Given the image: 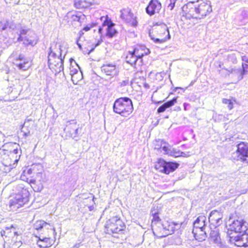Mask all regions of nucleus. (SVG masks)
I'll list each match as a JSON object with an SVG mask.
<instances>
[{"instance_id": "obj_1", "label": "nucleus", "mask_w": 248, "mask_h": 248, "mask_svg": "<svg viewBox=\"0 0 248 248\" xmlns=\"http://www.w3.org/2000/svg\"><path fill=\"white\" fill-rule=\"evenodd\" d=\"M182 9L186 18L188 19L203 18L212 11L211 2L203 0L189 1Z\"/></svg>"}, {"instance_id": "obj_2", "label": "nucleus", "mask_w": 248, "mask_h": 248, "mask_svg": "<svg viewBox=\"0 0 248 248\" xmlns=\"http://www.w3.org/2000/svg\"><path fill=\"white\" fill-rule=\"evenodd\" d=\"M9 38L15 42L21 41L26 46H34L38 41L37 36L34 31L24 29H18L15 35L10 36Z\"/></svg>"}, {"instance_id": "obj_3", "label": "nucleus", "mask_w": 248, "mask_h": 248, "mask_svg": "<svg viewBox=\"0 0 248 248\" xmlns=\"http://www.w3.org/2000/svg\"><path fill=\"white\" fill-rule=\"evenodd\" d=\"M114 112L122 116L127 117L133 110L131 100L128 97H121L116 99L113 105Z\"/></svg>"}, {"instance_id": "obj_4", "label": "nucleus", "mask_w": 248, "mask_h": 248, "mask_svg": "<svg viewBox=\"0 0 248 248\" xmlns=\"http://www.w3.org/2000/svg\"><path fill=\"white\" fill-rule=\"evenodd\" d=\"M14 149L8 151L4 149H0V161L6 167H11L13 162H17V154H19L18 150V144L16 143L12 144Z\"/></svg>"}, {"instance_id": "obj_5", "label": "nucleus", "mask_w": 248, "mask_h": 248, "mask_svg": "<svg viewBox=\"0 0 248 248\" xmlns=\"http://www.w3.org/2000/svg\"><path fill=\"white\" fill-rule=\"evenodd\" d=\"M21 189L13 199L10 200V207L11 210H15L22 206L29 201V192L27 189L23 187L22 185L18 186Z\"/></svg>"}, {"instance_id": "obj_6", "label": "nucleus", "mask_w": 248, "mask_h": 248, "mask_svg": "<svg viewBox=\"0 0 248 248\" xmlns=\"http://www.w3.org/2000/svg\"><path fill=\"white\" fill-rule=\"evenodd\" d=\"M205 221L206 217L205 216H200L196 219L193 223L194 229L192 232L195 238L199 241L205 240L207 237L205 231Z\"/></svg>"}, {"instance_id": "obj_7", "label": "nucleus", "mask_w": 248, "mask_h": 248, "mask_svg": "<svg viewBox=\"0 0 248 248\" xmlns=\"http://www.w3.org/2000/svg\"><path fill=\"white\" fill-rule=\"evenodd\" d=\"M105 18L101 27L98 29V32L100 37L106 36L108 38H112L117 33V31L114 28L115 24L112 22L110 19H108L107 17H101V20Z\"/></svg>"}, {"instance_id": "obj_8", "label": "nucleus", "mask_w": 248, "mask_h": 248, "mask_svg": "<svg viewBox=\"0 0 248 248\" xmlns=\"http://www.w3.org/2000/svg\"><path fill=\"white\" fill-rule=\"evenodd\" d=\"M124 225L122 220L118 217H113L107 221L106 229L107 233H119L124 231Z\"/></svg>"}, {"instance_id": "obj_9", "label": "nucleus", "mask_w": 248, "mask_h": 248, "mask_svg": "<svg viewBox=\"0 0 248 248\" xmlns=\"http://www.w3.org/2000/svg\"><path fill=\"white\" fill-rule=\"evenodd\" d=\"M64 19L68 20V22H70L73 26L77 28L86 22V16L81 12L71 11L67 13Z\"/></svg>"}, {"instance_id": "obj_10", "label": "nucleus", "mask_w": 248, "mask_h": 248, "mask_svg": "<svg viewBox=\"0 0 248 248\" xmlns=\"http://www.w3.org/2000/svg\"><path fill=\"white\" fill-rule=\"evenodd\" d=\"M232 157L236 160L248 163V144L244 142L238 144L236 152L233 153Z\"/></svg>"}, {"instance_id": "obj_11", "label": "nucleus", "mask_w": 248, "mask_h": 248, "mask_svg": "<svg viewBox=\"0 0 248 248\" xmlns=\"http://www.w3.org/2000/svg\"><path fill=\"white\" fill-rule=\"evenodd\" d=\"M61 45L56 43L51 44L48 52V64L50 69L54 68V63L55 62L54 60L58 56H61L63 54Z\"/></svg>"}, {"instance_id": "obj_12", "label": "nucleus", "mask_w": 248, "mask_h": 248, "mask_svg": "<svg viewBox=\"0 0 248 248\" xmlns=\"http://www.w3.org/2000/svg\"><path fill=\"white\" fill-rule=\"evenodd\" d=\"M159 38H155L151 32L149 33V36L155 43L162 44L170 38V35L168 27L166 25H163L158 29Z\"/></svg>"}, {"instance_id": "obj_13", "label": "nucleus", "mask_w": 248, "mask_h": 248, "mask_svg": "<svg viewBox=\"0 0 248 248\" xmlns=\"http://www.w3.org/2000/svg\"><path fill=\"white\" fill-rule=\"evenodd\" d=\"M179 166V164L172 162H166L163 159H159L155 165L156 169L166 174H169L174 171Z\"/></svg>"}, {"instance_id": "obj_14", "label": "nucleus", "mask_w": 248, "mask_h": 248, "mask_svg": "<svg viewBox=\"0 0 248 248\" xmlns=\"http://www.w3.org/2000/svg\"><path fill=\"white\" fill-rule=\"evenodd\" d=\"M242 233V234H238L236 236H230V241L232 243L234 242L238 247H248V234L245 232Z\"/></svg>"}, {"instance_id": "obj_15", "label": "nucleus", "mask_w": 248, "mask_h": 248, "mask_svg": "<svg viewBox=\"0 0 248 248\" xmlns=\"http://www.w3.org/2000/svg\"><path fill=\"white\" fill-rule=\"evenodd\" d=\"M246 222L243 220H234L230 225L228 230L235 233H241L247 230Z\"/></svg>"}, {"instance_id": "obj_16", "label": "nucleus", "mask_w": 248, "mask_h": 248, "mask_svg": "<svg viewBox=\"0 0 248 248\" xmlns=\"http://www.w3.org/2000/svg\"><path fill=\"white\" fill-rule=\"evenodd\" d=\"M17 30L16 25L12 22H9L7 20H2L0 22V31L7 30L10 33L8 34L9 37L14 36Z\"/></svg>"}, {"instance_id": "obj_17", "label": "nucleus", "mask_w": 248, "mask_h": 248, "mask_svg": "<svg viewBox=\"0 0 248 248\" xmlns=\"http://www.w3.org/2000/svg\"><path fill=\"white\" fill-rule=\"evenodd\" d=\"M13 64L19 70L26 71L31 66V62L23 55H19L18 58L13 62Z\"/></svg>"}, {"instance_id": "obj_18", "label": "nucleus", "mask_w": 248, "mask_h": 248, "mask_svg": "<svg viewBox=\"0 0 248 248\" xmlns=\"http://www.w3.org/2000/svg\"><path fill=\"white\" fill-rule=\"evenodd\" d=\"M159 224L162 226V230L166 235L173 233L175 230L179 229L182 225L181 223L169 221H165L163 223Z\"/></svg>"}, {"instance_id": "obj_19", "label": "nucleus", "mask_w": 248, "mask_h": 248, "mask_svg": "<svg viewBox=\"0 0 248 248\" xmlns=\"http://www.w3.org/2000/svg\"><path fill=\"white\" fill-rule=\"evenodd\" d=\"M161 8V4L157 0H151L146 8V13L150 16L159 13Z\"/></svg>"}, {"instance_id": "obj_20", "label": "nucleus", "mask_w": 248, "mask_h": 248, "mask_svg": "<svg viewBox=\"0 0 248 248\" xmlns=\"http://www.w3.org/2000/svg\"><path fill=\"white\" fill-rule=\"evenodd\" d=\"M101 69L102 72L105 73L107 75L111 76H116L119 72L118 69L115 64L111 63L103 64L101 66Z\"/></svg>"}, {"instance_id": "obj_21", "label": "nucleus", "mask_w": 248, "mask_h": 248, "mask_svg": "<svg viewBox=\"0 0 248 248\" xmlns=\"http://www.w3.org/2000/svg\"><path fill=\"white\" fill-rule=\"evenodd\" d=\"M209 221L214 226H218L222 224V215L217 211H213L209 217Z\"/></svg>"}, {"instance_id": "obj_22", "label": "nucleus", "mask_w": 248, "mask_h": 248, "mask_svg": "<svg viewBox=\"0 0 248 248\" xmlns=\"http://www.w3.org/2000/svg\"><path fill=\"white\" fill-rule=\"evenodd\" d=\"M66 52H64L63 54V56L62 55L59 56H58L56 57V58L55 59L54 61L55 62L54 63V68L56 72H60L63 69V60L64 59L65 56L66 55Z\"/></svg>"}, {"instance_id": "obj_23", "label": "nucleus", "mask_w": 248, "mask_h": 248, "mask_svg": "<svg viewBox=\"0 0 248 248\" xmlns=\"http://www.w3.org/2000/svg\"><path fill=\"white\" fill-rule=\"evenodd\" d=\"M210 238L211 241H213L217 246L220 247L223 246L221 243V239L219 235L218 230L216 228H215V230L211 231L210 233Z\"/></svg>"}, {"instance_id": "obj_24", "label": "nucleus", "mask_w": 248, "mask_h": 248, "mask_svg": "<svg viewBox=\"0 0 248 248\" xmlns=\"http://www.w3.org/2000/svg\"><path fill=\"white\" fill-rule=\"evenodd\" d=\"M35 238H36L37 244L40 248H47L52 245L49 237H38L36 236Z\"/></svg>"}, {"instance_id": "obj_25", "label": "nucleus", "mask_w": 248, "mask_h": 248, "mask_svg": "<svg viewBox=\"0 0 248 248\" xmlns=\"http://www.w3.org/2000/svg\"><path fill=\"white\" fill-rule=\"evenodd\" d=\"M138 59H140L139 61V65H140L142 62L141 58L144 55H147L149 53V50L147 49H145L144 46H141L139 47H136L133 51Z\"/></svg>"}, {"instance_id": "obj_26", "label": "nucleus", "mask_w": 248, "mask_h": 248, "mask_svg": "<svg viewBox=\"0 0 248 248\" xmlns=\"http://www.w3.org/2000/svg\"><path fill=\"white\" fill-rule=\"evenodd\" d=\"M126 62L135 67H136L137 63H139V59L133 51L129 52L126 57Z\"/></svg>"}, {"instance_id": "obj_27", "label": "nucleus", "mask_w": 248, "mask_h": 248, "mask_svg": "<svg viewBox=\"0 0 248 248\" xmlns=\"http://www.w3.org/2000/svg\"><path fill=\"white\" fill-rule=\"evenodd\" d=\"M176 102L177 98H173L172 100L165 103L162 106L159 107L157 109V112L158 113L164 112L167 108L174 105Z\"/></svg>"}, {"instance_id": "obj_28", "label": "nucleus", "mask_w": 248, "mask_h": 248, "mask_svg": "<svg viewBox=\"0 0 248 248\" xmlns=\"http://www.w3.org/2000/svg\"><path fill=\"white\" fill-rule=\"evenodd\" d=\"M162 149L167 155L175 157H179V150H177L176 149L165 145L163 146L162 147Z\"/></svg>"}, {"instance_id": "obj_29", "label": "nucleus", "mask_w": 248, "mask_h": 248, "mask_svg": "<svg viewBox=\"0 0 248 248\" xmlns=\"http://www.w3.org/2000/svg\"><path fill=\"white\" fill-rule=\"evenodd\" d=\"M12 232L15 236L18 235L16 228L13 225H11L9 227H5L4 229L1 231L0 233L2 236L5 235L7 236L10 233H12Z\"/></svg>"}, {"instance_id": "obj_30", "label": "nucleus", "mask_w": 248, "mask_h": 248, "mask_svg": "<svg viewBox=\"0 0 248 248\" xmlns=\"http://www.w3.org/2000/svg\"><path fill=\"white\" fill-rule=\"evenodd\" d=\"M77 126V122L75 120H72L68 121L66 122L65 127L64 128V131L65 132H68L69 134L73 131Z\"/></svg>"}, {"instance_id": "obj_31", "label": "nucleus", "mask_w": 248, "mask_h": 248, "mask_svg": "<svg viewBox=\"0 0 248 248\" xmlns=\"http://www.w3.org/2000/svg\"><path fill=\"white\" fill-rule=\"evenodd\" d=\"M74 5L78 9L86 8L89 7L91 3L86 0H75Z\"/></svg>"}, {"instance_id": "obj_32", "label": "nucleus", "mask_w": 248, "mask_h": 248, "mask_svg": "<svg viewBox=\"0 0 248 248\" xmlns=\"http://www.w3.org/2000/svg\"><path fill=\"white\" fill-rule=\"evenodd\" d=\"M121 17L127 22H130L131 19L133 18V15L128 9H123L121 11Z\"/></svg>"}, {"instance_id": "obj_33", "label": "nucleus", "mask_w": 248, "mask_h": 248, "mask_svg": "<svg viewBox=\"0 0 248 248\" xmlns=\"http://www.w3.org/2000/svg\"><path fill=\"white\" fill-rule=\"evenodd\" d=\"M48 226H50V225L45 221L43 220H38L34 224V228L37 230H41L44 228L48 229Z\"/></svg>"}, {"instance_id": "obj_34", "label": "nucleus", "mask_w": 248, "mask_h": 248, "mask_svg": "<svg viewBox=\"0 0 248 248\" xmlns=\"http://www.w3.org/2000/svg\"><path fill=\"white\" fill-rule=\"evenodd\" d=\"M83 78V74L82 72H78L76 74L71 76V80L74 84H78V82Z\"/></svg>"}, {"instance_id": "obj_35", "label": "nucleus", "mask_w": 248, "mask_h": 248, "mask_svg": "<svg viewBox=\"0 0 248 248\" xmlns=\"http://www.w3.org/2000/svg\"><path fill=\"white\" fill-rule=\"evenodd\" d=\"M151 213L153 215V218H152V226H154V225H156L157 223H158L159 225L160 224L159 223V221H160V218L158 216V214L157 213V211H156L155 209H152L151 210Z\"/></svg>"}, {"instance_id": "obj_36", "label": "nucleus", "mask_w": 248, "mask_h": 248, "mask_svg": "<svg viewBox=\"0 0 248 248\" xmlns=\"http://www.w3.org/2000/svg\"><path fill=\"white\" fill-rule=\"evenodd\" d=\"M222 103L227 105L228 108L231 110L233 108V105L236 103V101L232 98L231 99L224 98L222 100Z\"/></svg>"}, {"instance_id": "obj_37", "label": "nucleus", "mask_w": 248, "mask_h": 248, "mask_svg": "<svg viewBox=\"0 0 248 248\" xmlns=\"http://www.w3.org/2000/svg\"><path fill=\"white\" fill-rule=\"evenodd\" d=\"M76 67H74L73 66L70 67V75L71 77L72 76V75L76 74L78 72H81L79 70V67L76 63Z\"/></svg>"}, {"instance_id": "obj_38", "label": "nucleus", "mask_w": 248, "mask_h": 248, "mask_svg": "<svg viewBox=\"0 0 248 248\" xmlns=\"http://www.w3.org/2000/svg\"><path fill=\"white\" fill-rule=\"evenodd\" d=\"M241 16L243 17L242 22L244 23L247 22V20L248 19V12L247 11L243 10L242 11Z\"/></svg>"}, {"instance_id": "obj_39", "label": "nucleus", "mask_w": 248, "mask_h": 248, "mask_svg": "<svg viewBox=\"0 0 248 248\" xmlns=\"http://www.w3.org/2000/svg\"><path fill=\"white\" fill-rule=\"evenodd\" d=\"M73 132H71V134H69L73 139H75L78 136V128L76 127L73 130Z\"/></svg>"}, {"instance_id": "obj_40", "label": "nucleus", "mask_w": 248, "mask_h": 248, "mask_svg": "<svg viewBox=\"0 0 248 248\" xmlns=\"http://www.w3.org/2000/svg\"><path fill=\"white\" fill-rule=\"evenodd\" d=\"M95 25L96 24L95 23L89 24L83 29V31H89L92 28L95 26Z\"/></svg>"}, {"instance_id": "obj_41", "label": "nucleus", "mask_w": 248, "mask_h": 248, "mask_svg": "<svg viewBox=\"0 0 248 248\" xmlns=\"http://www.w3.org/2000/svg\"><path fill=\"white\" fill-rule=\"evenodd\" d=\"M177 0H170V3H169L168 7L170 10H172L175 6V2Z\"/></svg>"}, {"instance_id": "obj_42", "label": "nucleus", "mask_w": 248, "mask_h": 248, "mask_svg": "<svg viewBox=\"0 0 248 248\" xmlns=\"http://www.w3.org/2000/svg\"><path fill=\"white\" fill-rule=\"evenodd\" d=\"M243 67V72L242 75L245 74L246 72H248V63H242Z\"/></svg>"}, {"instance_id": "obj_43", "label": "nucleus", "mask_w": 248, "mask_h": 248, "mask_svg": "<svg viewBox=\"0 0 248 248\" xmlns=\"http://www.w3.org/2000/svg\"><path fill=\"white\" fill-rule=\"evenodd\" d=\"M179 156H183V157H188L190 156L189 154V152H183L179 151Z\"/></svg>"}, {"instance_id": "obj_44", "label": "nucleus", "mask_w": 248, "mask_h": 248, "mask_svg": "<svg viewBox=\"0 0 248 248\" xmlns=\"http://www.w3.org/2000/svg\"><path fill=\"white\" fill-rule=\"evenodd\" d=\"M21 245V242L20 241H15L13 244V246L14 248H19Z\"/></svg>"}, {"instance_id": "obj_45", "label": "nucleus", "mask_w": 248, "mask_h": 248, "mask_svg": "<svg viewBox=\"0 0 248 248\" xmlns=\"http://www.w3.org/2000/svg\"><path fill=\"white\" fill-rule=\"evenodd\" d=\"M242 63H248V56H244L242 57Z\"/></svg>"}, {"instance_id": "obj_46", "label": "nucleus", "mask_w": 248, "mask_h": 248, "mask_svg": "<svg viewBox=\"0 0 248 248\" xmlns=\"http://www.w3.org/2000/svg\"><path fill=\"white\" fill-rule=\"evenodd\" d=\"M36 181L34 179H31L30 180V183L31 184V186L32 187H34L33 185L35 184Z\"/></svg>"}, {"instance_id": "obj_47", "label": "nucleus", "mask_w": 248, "mask_h": 248, "mask_svg": "<svg viewBox=\"0 0 248 248\" xmlns=\"http://www.w3.org/2000/svg\"><path fill=\"white\" fill-rule=\"evenodd\" d=\"M83 31H83V30H82L80 31H79V32H78V34H79V39H78V40H79V39H80V38L81 36L84 34Z\"/></svg>"}, {"instance_id": "obj_48", "label": "nucleus", "mask_w": 248, "mask_h": 248, "mask_svg": "<svg viewBox=\"0 0 248 248\" xmlns=\"http://www.w3.org/2000/svg\"><path fill=\"white\" fill-rule=\"evenodd\" d=\"M77 45H78V47L79 48V49H81V48H82V46H81V44L79 43V40H78L77 41Z\"/></svg>"}, {"instance_id": "obj_49", "label": "nucleus", "mask_w": 248, "mask_h": 248, "mask_svg": "<svg viewBox=\"0 0 248 248\" xmlns=\"http://www.w3.org/2000/svg\"><path fill=\"white\" fill-rule=\"evenodd\" d=\"M74 62L76 63L75 61H74V59H72V58H71V59H70V62L71 65H72V62Z\"/></svg>"}, {"instance_id": "obj_50", "label": "nucleus", "mask_w": 248, "mask_h": 248, "mask_svg": "<svg viewBox=\"0 0 248 248\" xmlns=\"http://www.w3.org/2000/svg\"><path fill=\"white\" fill-rule=\"evenodd\" d=\"M89 209L90 211H92L93 209V206H89Z\"/></svg>"}, {"instance_id": "obj_51", "label": "nucleus", "mask_w": 248, "mask_h": 248, "mask_svg": "<svg viewBox=\"0 0 248 248\" xmlns=\"http://www.w3.org/2000/svg\"><path fill=\"white\" fill-rule=\"evenodd\" d=\"M199 225H201V226H202V223H201V222H199Z\"/></svg>"}, {"instance_id": "obj_52", "label": "nucleus", "mask_w": 248, "mask_h": 248, "mask_svg": "<svg viewBox=\"0 0 248 248\" xmlns=\"http://www.w3.org/2000/svg\"><path fill=\"white\" fill-rule=\"evenodd\" d=\"M53 230L54 232H55V229H54V228H53Z\"/></svg>"}, {"instance_id": "obj_53", "label": "nucleus", "mask_w": 248, "mask_h": 248, "mask_svg": "<svg viewBox=\"0 0 248 248\" xmlns=\"http://www.w3.org/2000/svg\"><path fill=\"white\" fill-rule=\"evenodd\" d=\"M186 106H185V109L186 110Z\"/></svg>"}]
</instances>
